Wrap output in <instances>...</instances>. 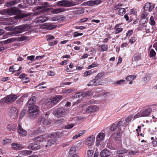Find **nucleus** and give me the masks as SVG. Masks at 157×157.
Listing matches in <instances>:
<instances>
[{"mask_svg":"<svg viewBox=\"0 0 157 157\" xmlns=\"http://www.w3.org/2000/svg\"><path fill=\"white\" fill-rule=\"evenodd\" d=\"M122 121L118 123L113 124L110 127L113 139L115 141L117 140L121 136L124 130V127L122 125Z\"/></svg>","mask_w":157,"mask_h":157,"instance_id":"f257e3e1","label":"nucleus"},{"mask_svg":"<svg viewBox=\"0 0 157 157\" xmlns=\"http://www.w3.org/2000/svg\"><path fill=\"white\" fill-rule=\"evenodd\" d=\"M104 75V72H101L98 74L94 78L89 82L87 85L89 86H97L102 85L104 83L101 77Z\"/></svg>","mask_w":157,"mask_h":157,"instance_id":"f03ea898","label":"nucleus"},{"mask_svg":"<svg viewBox=\"0 0 157 157\" xmlns=\"http://www.w3.org/2000/svg\"><path fill=\"white\" fill-rule=\"evenodd\" d=\"M39 109L38 106L35 105L29 107L28 110V116L31 119H33L37 117Z\"/></svg>","mask_w":157,"mask_h":157,"instance_id":"7ed1b4c3","label":"nucleus"},{"mask_svg":"<svg viewBox=\"0 0 157 157\" xmlns=\"http://www.w3.org/2000/svg\"><path fill=\"white\" fill-rule=\"evenodd\" d=\"M8 15H18L17 18H23L27 16V15L22 13L21 10L17 8H12L8 9Z\"/></svg>","mask_w":157,"mask_h":157,"instance_id":"20e7f679","label":"nucleus"},{"mask_svg":"<svg viewBox=\"0 0 157 157\" xmlns=\"http://www.w3.org/2000/svg\"><path fill=\"white\" fill-rule=\"evenodd\" d=\"M67 110L63 108H57L54 109L53 114L56 117L60 118L65 116Z\"/></svg>","mask_w":157,"mask_h":157,"instance_id":"39448f33","label":"nucleus"},{"mask_svg":"<svg viewBox=\"0 0 157 157\" xmlns=\"http://www.w3.org/2000/svg\"><path fill=\"white\" fill-rule=\"evenodd\" d=\"M95 140V136L92 135L87 137L85 140V144L90 149L93 148V146Z\"/></svg>","mask_w":157,"mask_h":157,"instance_id":"423d86ee","label":"nucleus"},{"mask_svg":"<svg viewBox=\"0 0 157 157\" xmlns=\"http://www.w3.org/2000/svg\"><path fill=\"white\" fill-rule=\"evenodd\" d=\"M30 28V26L29 25L27 24L17 26L16 27V30L13 32V34L16 35L17 34L20 33L24 31L29 30Z\"/></svg>","mask_w":157,"mask_h":157,"instance_id":"0eeeda50","label":"nucleus"},{"mask_svg":"<svg viewBox=\"0 0 157 157\" xmlns=\"http://www.w3.org/2000/svg\"><path fill=\"white\" fill-rule=\"evenodd\" d=\"M18 115V111L15 107L13 106L10 107L9 115L12 120L17 118Z\"/></svg>","mask_w":157,"mask_h":157,"instance_id":"6e6552de","label":"nucleus"},{"mask_svg":"<svg viewBox=\"0 0 157 157\" xmlns=\"http://www.w3.org/2000/svg\"><path fill=\"white\" fill-rule=\"evenodd\" d=\"M62 99V96L61 95L56 96L51 99H48L46 103L48 105L55 104L58 102L59 100Z\"/></svg>","mask_w":157,"mask_h":157,"instance_id":"1a4fd4ad","label":"nucleus"},{"mask_svg":"<svg viewBox=\"0 0 157 157\" xmlns=\"http://www.w3.org/2000/svg\"><path fill=\"white\" fill-rule=\"evenodd\" d=\"M57 5L59 7H69L72 6V3L67 0H62L57 2Z\"/></svg>","mask_w":157,"mask_h":157,"instance_id":"9d476101","label":"nucleus"},{"mask_svg":"<svg viewBox=\"0 0 157 157\" xmlns=\"http://www.w3.org/2000/svg\"><path fill=\"white\" fill-rule=\"evenodd\" d=\"M17 98V96L15 95L10 94L8 95L6 98V103H11Z\"/></svg>","mask_w":157,"mask_h":157,"instance_id":"9b49d317","label":"nucleus"},{"mask_svg":"<svg viewBox=\"0 0 157 157\" xmlns=\"http://www.w3.org/2000/svg\"><path fill=\"white\" fill-rule=\"evenodd\" d=\"M38 122L42 123L43 124L46 125L50 124L52 122V121L50 119H45L42 117H40L39 118Z\"/></svg>","mask_w":157,"mask_h":157,"instance_id":"f8f14e48","label":"nucleus"},{"mask_svg":"<svg viewBox=\"0 0 157 157\" xmlns=\"http://www.w3.org/2000/svg\"><path fill=\"white\" fill-rule=\"evenodd\" d=\"M41 146L39 144H37L36 143H31L28 146V148L29 149L32 150H37L40 149Z\"/></svg>","mask_w":157,"mask_h":157,"instance_id":"ddd939ff","label":"nucleus"},{"mask_svg":"<svg viewBox=\"0 0 157 157\" xmlns=\"http://www.w3.org/2000/svg\"><path fill=\"white\" fill-rule=\"evenodd\" d=\"M101 2V0H96L94 1L90 0L87 2H84L83 4L84 5L88 6H92L94 5H97L100 3Z\"/></svg>","mask_w":157,"mask_h":157,"instance_id":"4468645a","label":"nucleus"},{"mask_svg":"<svg viewBox=\"0 0 157 157\" xmlns=\"http://www.w3.org/2000/svg\"><path fill=\"white\" fill-rule=\"evenodd\" d=\"M99 109V108L97 106H90L86 109V112L87 113H90L98 111Z\"/></svg>","mask_w":157,"mask_h":157,"instance_id":"2eb2a0df","label":"nucleus"},{"mask_svg":"<svg viewBox=\"0 0 157 157\" xmlns=\"http://www.w3.org/2000/svg\"><path fill=\"white\" fill-rule=\"evenodd\" d=\"M133 118V115H131L128 116L124 121H122V125L124 127H125L126 125L128 124V123L130 122Z\"/></svg>","mask_w":157,"mask_h":157,"instance_id":"dca6fc26","label":"nucleus"},{"mask_svg":"<svg viewBox=\"0 0 157 157\" xmlns=\"http://www.w3.org/2000/svg\"><path fill=\"white\" fill-rule=\"evenodd\" d=\"M152 111V109L151 108H148L144 110L141 112L142 117H145L148 116Z\"/></svg>","mask_w":157,"mask_h":157,"instance_id":"f3484780","label":"nucleus"},{"mask_svg":"<svg viewBox=\"0 0 157 157\" xmlns=\"http://www.w3.org/2000/svg\"><path fill=\"white\" fill-rule=\"evenodd\" d=\"M92 93L90 91H87L84 92H80L79 93H77L75 95L77 97H79L80 96H82L83 97H86L90 96L91 94Z\"/></svg>","mask_w":157,"mask_h":157,"instance_id":"a211bd4d","label":"nucleus"},{"mask_svg":"<svg viewBox=\"0 0 157 157\" xmlns=\"http://www.w3.org/2000/svg\"><path fill=\"white\" fill-rule=\"evenodd\" d=\"M110 155V152L107 150L104 149L100 152V155L101 157H108Z\"/></svg>","mask_w":157,"mask_h":157,"instance_id":"6ab92c4d","label":"nucleus"},{"mask_svg":"<svg viewBox=\"0 0 157 157\" xmlns=\"http://www.w3.org/2000/svg\"><path fill=\"white\" fill-rule=\"evenodd\" d=\"M50 10L51 12L54 14L59 13L65 11L64 8H57L55 9L52 8Z\"/></svg>","mask_w":157,"mask_h":157,"instance_id":"aec40b11","label":"nucleus"},{"mask_svg":"<svg viewBox=\"0 0 157 157\" xmlns=\"http://www.w3.org/2000/svg\"><path fill=\"white\" fill-rule=\"evenodd\" d=\"M12 147L14 150H20L23 148V146L21 144L17 143H13L11 144Z\"/></svg>","mask_w":157,"mask_h":157,"instance_id":"412c9836","label":"nucleus"},{"mask_svg":"<svg viewBox=\"0 0 157 157\" xmlns=\"http://www.w3.org/2000/svg\"><path fill=\"white\" fill-rule=\"evenodd\" d=\"M18 132L20 135L22 136H25L27 134L26 131L25 130L23 129L20 125L18 126Z\"/></svg>","mask_w":157,"mask_h":157,"instance_id":"4be33fe9","label":"nucleus"},{"mask_svg":"<svg viewBox=\"0 0 157 157\" xmlns=\"http://www.w3.org/2000/svg\"><path fill=\"white\" fill-rule=\"evenodd\" d=\"M49 5L47 2H43L42 3L41 6H39L37 7L38 10L43 9V12L46 11V10L45 8L49 6Z\"/></svg>","mask_w":157,"mask_h":157,"instance_id":"5701e85b","label":"nucleus"},{"mask_svg":"<svg viewBox=\"0 0 157 157\" xmlns=\"http://www.w3.org/2000/svg\"><path fill=\"white\" fill-rule=\"evenodd\" d=\"M154 8L151 5L150 3H146L144 7V10L145 11H151Z\"/></svg>","mask_w":157,"mask_h":157,"instance_id":"b1692460","label":"nucleus"},{"mask_svg":"<svg viewBox=\"0 0 157 157\" xmlns=\"http://www.w3.org/2000/svg\"><path fill=\"white\" fill-rule=\"evenodd\" d=\"M105 134L104 133H100L97 135L96 140L97 142L102 141L104 139Z\"/></svg>","mask_w":157,"mask_h":157,"instance_id":"393cba45","label":"nucleus"},{"mask_svg":"<svg viewBox=\"0 0 157 157\" xmlns=\"http://www.w3.org/2000/svg\"><path fill=\"white\" fill-rule=\"evenodd\" d=\"M36 100V98L35 96H33L31 98L27 103V106L29 107V106L33 104Z\"/></svg>","mask_w":157,"mask_h":157,"instance_id":"a878e982","label":"nucleus"},{"mask_svg":"<svg viewBox=\"0 0 157 157\" xmlns=\"http://www.w3.org/2000/svg\"><path fill=\"white\" fill-rule=\"evenodd\" d=\"M8 21L9 22L8 24L12 25L16 23L17 21V18L16 17H13L10 18L8 19Z\"/></svg>","mask_w":157,"mask_h":157,"instance_id":"bb28decb","label":"nucleus"},{"mask_svg":"<svg viewBox=\"0 0 157 157\" xmlns=\"http://www.w3.org/2000/svg\"><path fill=\"white\" fill-rule=\"evenodd\" d=\"M32 152H33L32 151L25 150L21 151H20V153L21 154L23 155L27 156L31 154Z\"/></svg>","mask_w":157,"mask_h":157,"instance_id":"cd10ccee","label":"nucleus"},{"mask_svg":"<svg viewBox=\"0 0 157 157\" xmlns=\"http://www.w3.org/2000/svg\"><path fill=\"white\" fill-rule=\"evenodd\" d=\"M48 20V18L47 17L41 16L38 18V21L39 23H43Z\"/></svg>","mask_w":157,"mask_h":157,"instance_id":"c85d7f7f","label":"nucleus"},{"mask_svg":"<svg viewBox=\"0 0 157 157\" xmlns=\"http://www.w3.org/2000/svg\"><path fill=\"white\" fill-rule=\"evenodd\" d=\"M16 41V40L15 38H11L9 39L6 40L4 41H1L0 42V44H2L3 42L5 44H7L10 43L11 42Z\"/></svg>","mask_w":157,"mask_h":157,"instance_id":"c756f323","label":"nucleus"},{"mask_svg":"<svg viewBox=\"0 0 157 157\" xmlns=\"http://www.w3.org/2000/svg\"><path fill=\"white\" fill-rule=\"evenodd\" d=\"M44 140V138L43 137V136H40L34 138L33 139L34 141H37L38 142H40L43 141Z\"/></svg>","mask_w":157,"mask_h":157,"instance_id":"7c9ffc66","label":"nucleus"},{"mask_svg":"<svg viewBox=\"0 0 157 157\" xmlns=\"http://www.w3.org/2000/svg\"><path fill=\"white\" fill-rule=\"evenodd\" d=\"M27 38V37L25 36H21L17 38H15L16 41H21L26 40Z\"/></svg>","mask_w":157,"mask_h":157,"instance_id":"2f4dec72","label":"nucleus"},{"mask_svg":"<svg viewBox=\"0 0 157 157\" xmlns=\"http://www.w3.org/2000/svg\"><path fill=\"white\" fill-rule=\"evenodd\" d=\"M98 47H101V52L107 51L108 50V46L105 44H102L101 45H99Z\"/></svg>","mask_w":157,"mask_h":157,"instance_id":"473e14b6","label":"nucleus"},{"mask_svg":"<svg viewBox=\"0 0 157 157\" xmlns=\"http://www.w3.org/2000/svg\"><path fill=\"white\" fill-rule=\"evenodd\" d=\"M55 143V140L54 139H51L48 140V145L45 146V147H47L48 146H50L52 144H54Z\"/></svg>","mask_w":157,"mask_h":157,"instance_id":"72a5a7b5","label":"nucleus"},{"mask_svg":"<svg viewBox=\"0 0 157 157\" xmlns=\"http://www.w3.org/2000/svg\"><path fill=\"white\" fill-rule=\"evenodd\" d=\"M40 0H38L39 1ZM37 0H26V2L30 5H34L37 2Z\"/></svg>","mask_w":157,"mask_h":157,"instance_id":"f704fd0d","label":"nucleus"},{"mask_svg":"<svg viewBox=\"0 0 157 157\" xmlns=\"http://www.w3.org/2000/svg\"><path fill=\"white\" fill-rule=\"evenodd\" d=\"M146 32L147 33H153V30L152 27H148L145 29Z\"/></svg>","mask_w":157,"mask_h":157,"instance_id":"c9c22d12","label":"nucleus"},{"mask_svg":"<svg viewBox=\"0 0 157 157\" xmlns=\"http://www.w3.org/2000/svg\"><path fill=\"white\" fill-rule=\"evenodd\" d=\"M90 149L87 151V154L88 157H91L93 155L94 151L92 149Z\"/></svg>","mask_w":157,"mask_h":157,"instance_id":"e433bc0d","label":"nucleus"},{"mask_svg":"<svg viewBox=\"0 0 157 157\" xmlns=\"http://www.w3.org/2000/svg\"><path fill=\"white\" fill-rule=\"evenodd\" d=\"M125 81L124 80H121L114 82V84L116 86L120 85L121 84L123 83Z\"/></svg>","mask_w":157,"mask_h":157,"instance_id":"4c0bfd02","label":"nucleus"},{"mask_svg":"<svg viewBox=\"0 0 157 157\" xmlns=\"http://www.w3.org/2000/svg\"><path fill=\"white\" fill-rule=\"evenodd\" d=\"M65 19V17L63 16H57V21H63Z\"/></svg>","mask_w":157,"mask_h":157,"instance_id":"58836bf2","label":"nucleus"},{"mask_svg":"<svg viewBox=\"0 0 157 157\" xmlns=\"http://www.w3.org/2000/svg\"><path fill=\"white\" fill-rule=\"evenodd\" d=\"M156 55V52L153 49H151L150 52L149 56L150 57H153Z\"/></svg>","mask_w":157,"mask_h":157,"instance_id":"ea45409f","label":"nucleus"},{"mask_svg":"<svg viewBox=\"0 0 157 157\" xmlns=\"http://www.w3.org/2000/svg\"><path fill=\"white\" fill-rule=\"evenodd\" d=\"M75 124H67L65 126V128L66 129H68L72 128L74 126Z\"/></svg>","mask_w":157,"mask_h":157,"instance_id":"a19ab883","label":"nucleus"},{"mask_svg":"<svg viewBox=\"0 0 157 157\" xmlns=\"http://www.w3.org/2000/svg\"><path fill=\"white\" fill-rule=\"evenodd\" d=\"M127 152V151L124 149H121L117 151V153L118 154H122Z\"/></svg>","mask_w":157,"mask_h":157,"instance_id":"79ce46f5","label":"nucleus"},{"mask_svg":"<svg viewBox=\"0 0 157 157\" xmlns=\"http://www.w3.org/2000/svg\"><path fill=\"white\" fill-rule=\"evenodd\" d=\"M11 140L5 138L3 140V143L4 144H9L11 142Z\"/></svg>","mask_w":157,"mask_h":157,"instance_id":"37998d69","label":"nucleus"},{"mask_svg":"<svg viewBox=\"0 0 157 157\" xmlns=\"http://www.w3.org/2000/svg\"><path fill=\"white\" fill-rule=\"evenodd\" d=\"M125 12V9L124 8H121L118 11V14L120 15H122Z\"/></svg>","mask_w":157,"mask_h":157,"instance_id":"c03bdc74","label":"nucleus"},{"mask_svg":"<svg viewBox=\"0 0 157 157\" xmlns=\"http://www.w3.org/2000/svg\"><path fill=\"white\" fill-rule=\"evenodd\" d=\"M14 128V126L12 125L8 124L6 128L7 131H10L12 130H13Z\"/></svg>","mask_w":157,"mask_h":157,"instance_id":"a18cd8bd","label":"nucleus"},{"mask_svg":"<svg viewBox=\"0 0 157 157\" xmlns=\"http://www.w3.org/2000/svg\"><path fill=\"white\" fill-rule=\"evenodd\" d=\"M136 77V76L135 75H130L127 77L125 79L129 81L132 78H133L132 79H134Z\"/></svg>","mask_w":157,"mask_h":157,"instance_id":"49530a36","label":"nucleus"},{"mask_svg":"<svg viewBox=\"0 0 157 157\" xmlns=\"http://www.w3.org/2000/svg\"><path fill=\"white\" fill-rule=\"evenodd\" d=\"M150 24L151 25H154L155 24V21L154 20V18L153 16H151L150 18Z\"/></svg>","mask_w":157,"mask_h":157,"instance_id":"de8ad7c7","label":"nucleus"},{"mask_svg":"<svg viewBox=\"0 0 157 157\" xmlns=\"http://www.w3.org/2000/svg\"><path fill=\"white\" fill-rule=\"evenodd\" d=\"M8 10H4L0 11V13L3 15H8Z\"/></svg>","mask_w":157,"mask_h":157,"instance_id":"09e8293b","label":"nucleus"},{"mask_svg":"<svg viewBox=\"0 0 157 157\" xmlns=\"http://www.w3.org/2000/svg\"><path fill=\"white\" fill-rule=\"evenodd\" d=\"M22 81L23 83H26L29 81V78H28L24 77L22 78Z\"/></svg>","mask_w":157,"mask_h":157,"instance_id":"8fccbe9b","label":"nucleus"},{"mask_svg":"<svg viewBox=\"0 0 157 157\" xmlns=\"http://www.w3.org/2000/svg\"><path fill=\"white\" fill-rule=\"evenodd\" d=\"M76 150V148L75 147H72L70 149V151L71 152V153H70V154H72L74 153L75 152Z\"/></svg>","mask_w":157,"mask_h":157,"instance_id":"3c124183","label":"nucleus"},{"mask_svg":"<svg viewBox=\"0 0 157 157\" xmlns=\"http://www.w3.org/2000/svg\"><path fill=\"white\" fill-rule=\"evenodd\" d=\"M85 132V130L80 131L77 134L78 135V137H79L83 135L84 133Z\"/></svg>","mask_w":157,"mask_h":157,"instance_id":"603ef678","label":"nucleus"},{"mask_svg":"<svg viewBox=\"0 0 157 157\" xmlns=\"http://www.w3.org/2000/svg\"><path fill=\"white\" fill-rule=\"evenodd\" d=\"M122 6L121 4H119L117 5H116L114 7L113 9L114 10H117L121 6Z\"/></svg>","mask_w":157,"mask_h":157,"instance_id":"864d4df0","label":"nucleus"},{"mask_svg":"<svg viewBox=\"0 0 157 157\" xmlns=\"http://www.w3.org/2000/svg\"><path fill=\"white\" fill-rule=\"evenodd\" d=\"M83 35L82 33H78L77 32H75L73 35L74 37H76L79 36H82Z\"/></svg>","mask_w":157,"mask_h":157,"instance_id":"5fc2aeb1","label":"nucleus"},{"mask_svg":"<svg viewBox=\"0 0 157 157\" xmlns=\"http://www.w3.org/2000/svg\"><path fill=\"white\" fill-rule=\"evenodd\" d=\"M141 117H142V116L141 112L137 113L134 116V118Z\"/></svg>","mask_w":157,"mask_h":157,"instance_id":"6e6d98bb","label":"nucleus"},{"mask_svg":"<svg viewBox=\"0 0 157 157\" xmlns=\"http://www.w3.org/2000/svg\"><path fill=\"white\" fill-rule=\"evenodd\" d=\"M97 66V64L95 63H93L91 65H90L88 67V69H90L93 67H94Z\"/></svg>","mask_w":157,"mask_h":157,"instance_id":"4d7b16f0","label":"nucleus"},{"mask_svg":"<svg viewBox=\"0 0 157 157\" xmlns=\"http://www.w3.org/2000/svg\"><path fill=\"white\" fill-rule=\"evenodd\" d=\"M141 58V56L140 55H138L134 56V59L135 61H138Z\"/></svg>","mask_w":157,"mask_h":157,"instance_id":"13d9d810","label":"nucleus"},{"mask_svg":"<svg viewBox=\"0 0 157 157\" xmlns=\"http://www.w3.org/2000/svg\"><path fill=\"white\" fill-rule=\"evenodd\" d=\"M57 43L58 41L55 40L53 41L49 42L48 44L49 45L52 46L56 44Z\"/></svg>","mask_w":157,"mask_h":157,"instance_id":"bf43d9fd","label":"nucleus"},{"mask_svg":"<svg viewBox=\"0 0 157 157\" xmlns=\"http://www.w3.org/2000/svg\"><path fill=\"white\" fill-rule=\"evenodd\" d=\"M92 73L91 71H87L84 73V76L85 77H87L88 75H90Z\"/></svg>","mask_w":157,"mask_h":157,"instance_id":"052dcab7","label":"nucleus"},{"mask_svg":"<svg viewBox=\"0 0 157 157\" xmlns=\"http://www.w3.org/2000/svg\"><path fill=\"white\" fill-rule=\"evenodd\" d=\"M46 37L47 40H53L55 38V37L54 36H52L51 35H48Z\"/></svg>","mask_w":157,"mask_h":157,"instance_id":"680f3d73","label":"nucleus"},{"mask_svg":"<svg viewBox=\"0 0 157 157\" xmlns=\"http://www.w3.org/2000/svg\"><path fill=\"white\" fill-rule=\"evenodd\" d=\"M6 98H2L1 100H0V103L1 105H3L5 104V103H6Z\"/></svg>","mask_w":157,"mask_h":157,"instance_id":"e2e57ef3","label":"nucleus"},{"mask_svg":"<svg viewBox=\"0 0 157 157\" xmlns=\"http://www.w3.org/2000/svg\"><path fill=\"white\" fill-rule=\"evenodd\" d=\"M14 5L13 0L12 1L10 2H8L7 3V6L8 7H10L11 6H12L13 5Z\"/></svg>","mask_w":157,"mask_h":157,"instance_id":"0e129e2a","label":"nucleus"},{"mask_svg":"<svg viewBox=\"0 0 157 157\" xmlns=\"http://www.w3.org/2000/svg\"><path fill=\"white\" fill-rule=\"evenodd\" d=\"M34 57L35 56H28L27 57V59L30 61H32L34 59Z\"/></svg>","mask_w":157,"mask_h":157,"instance_id":"69168bd1","label":"nucleus"},{"mask_svg":"<svg viewBox=\"0 0 157 157\" xmlns=\"http://www.w3.org/2000/svg\"><path fill=\"white\" fill-rule=\"evenodd\" d=\"M13 70L14 72H16V71H18V66L17 65H15L13 66Z\"/></svg>","mask_w":157,"mask_h":157,"instance_id":"338daca9","label":"nucleus"},{"mask_svg":"<svg viewBox=\"0 0 157 157\" xmlns=\"http://www.w3.org/2000/svg\"><path fill=\"white\" fill-rule=\"evenodd\" d=\"M136 41L135 38L134 37H132L130 40V42L132 44L133 43Z\"/></svg>","mask_w":157,"mask_h":157,"instance_id":"774afa93","label":"nucleus"}]
</instances>
